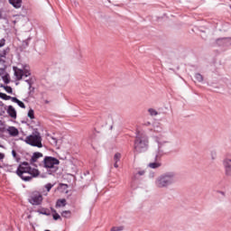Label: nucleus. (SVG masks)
<instances>
[{"instance_id": "obj_22", "label": "nucleus", "mask_w": 231, "mask_h": 231, "mask_svg": "<svg viewBox=\"0 0 231 231\" xmlns=\"http://www.w3.org/2000/svg\"><path fill=\"white\" fill-rule=\"evenodd\" d=\"M148 112L150 113L151 116H156L158 115V112L154 108H150Z\"/></svg>"}, {"instance_id": "obj_8", "label": "nucleus", "mask_w": 231, "mask_h": 231, "mask_svg": "<svg viewBox=\"0 0 231 231\" xmlns=\"http://www.w3.org/2000/svg\"><path fill=\"white\" fill-rule=\"evenodd\" d=\"M6 65H5V60H0V77H2L5 84H10V75L6 73Z\"/></svg>"}, {"instance_id": "obj_5", "label": "nucleus", "mask_w": 231, "mask_h": 231, "mask_svg": "<svg viewBox=\"0 0 231 231\" xmlns=\"http://www.w3.org/2000/svg\"><path fill=\"white\" fill-rule=\"evenodd\" d=\"M60 162H59V159L55 157H45L42 161V163H40V167H44L45 169H54L55 165H59Z\"/></svg>"}, {"instance_id": "obj_17", "label": "nucleus", "mask_w": 231, "mask_h": 231, "mask_svg": "<svg viewBox=\"0 0 231 231\" xmlns=\"http://www.w3.org/2000/svg\"><path fill=\"white\" fill-rule=\"evenodd\" d=\"M38 214H42V216H50V209H46V208H42V209H39Z\"/></svg>"}, {"instance_id": "obj_14", "label": "nucleus", "mask_w": 231, "mask_h": 231, "mask_svg": "<svg viewBox=\"0 0 231 231\" xmlns=\"http://www.w3.org/2000/svg\"><path fill=\"white\" fill-rule=\"evenodd\" d=\"M12 102L17 104L20 107H22V109H26L24 103H23V101L19 100L17 97L12 98Z\"/></svg>"}, {"instance_id": "obj_11", "label": "nucleus", "mask_w": 231, "mask_h": 231, "mask_svg": "<svg viewBox=\"0 0 231 231\" xmlns=\"http://www.w3.org/2000/svg\"><path fill=\"white\" fill-rule=\"evenodd\" d=\"M7 114L9 116H11V118H17V111H15V108H14L12 106L7 107Z\"/></svg>"}, {"instance_id": "obj_1", "label": "nucleus", "mask_w": 231, "mask_h": 231, "mask_svg": "<svg viewBox=\"0 0 231 231\" xmlns=\"http://www.w3.org/2000/svg\"><path fill=\"white\" fill-rule=\"evenodd\" d=\"M16 174L23 181H32L33 178L41 176V171L39 169L32 167L30 163L23 162L18 166Z\"/></svg>"}, {"instance_id": "obj_12", "label": "nucleus", "mask_w": 231, "mask_h": 231, "mask_svg": "<svg viewBox=\"0 0 231 231\" xmlns=\"http://www.w3.org/2000/svg\"><path fill=\"white\" fill-rule=\"evenodd\" d=\"M11 136H17L19 134V130L15 126H11L7 129Z\"/></svg>"}, {"instance_id": "obj_27", "label": "nucleus", "mask_w": 231, "mask_h": 231, "mask_svg": "<svg viewBox=\"0 0 231 231\" xmlns=\"http://www.w3.org/2000/svg\"><path fill=\"white\" fill-rule=\"evenodd\" d=\"M12 155L14 158V160H17V162H19V157L17 156V152H15V150L12 151Z\"/></svg>"}, {"instance_id": "obj_2", "label": "nucleus", "mask_w": 231, "mask_h": 231, "mask_svg": "<svg viewBox=\"0 0 231 231\" xmlns=\"http://www.w3.org/2000/svg\"><path fill=\"white\" fill-rule=\"evenodd\" d=\"M23 142H25L27 145H31V147L42 149V136L39 132H33L32 134L26 136Z\"/></svg>"}, {"instance_id": "obj_28", "label": "nucleus", "mask_w": 231, "mask_h": 231, "mask_svg": "<svg viewBox=\"0 0 231 231\" xmlns=\"http://www.w3.org/2000/svg\"><path fill=\"white\" fill-rule=\"evenodd\" d=\"M4 89H5L6 93H13V89L12 87H4Z\"/></svg>"}, {"instance_id": "obj_23", "label": "nucleus", "mask_w": 231, "mask_h": 231, "mask_svg": "<svg viewBox=\"0 0 231 231\" xmlns=\"http://www.w3.org/2000/svg\"><path fill=\"white\" fill-rule=\"evenodd\" d=\"M124 230V226H113L110 231H122Z\"/></svg>"}, {"instance_id": "obj_6", "label": "nucleus", "mask_w": 231, "mask_h": 231, "mask_svg": "<svg viewBox=\"0 0 231 231\" xmlns=\"http://www.w3.org/2000/svg\"><path fill=\"white\" fill-rule=\"evenodd\" d=\"M42 194L39 191H33L31 193L29 202L31 205H41L42 203Z\"/></svg>"}, {"instance_id": "obj_25", "label": "nucleus", "mask_w": 231, "mask_h": 231, "mask_svg": "<svg viewBox=\"0 0 231 231\" xmlns=\"http://www.w3.org/2000/svg\"><path fill=\"white\" fill-rule=\"evenodd\" d=\"M54 212H55V214L52 215L53 219L55 221L60 219V215H59V213H57V211H55V210H54Z\"/></svg>"}, {"instance_id": "obj_18", "label": "nucleus", "mask_w": 231, "mask_h": 231, "mask_svg": "<svg viewBox=\"0 0 231 231\" xmlns=\"http://www.w3.org/2000/svg\"><path fill=\"white\" fill-rule=\"evenodd\" d=\"M0 98H2L3 100H12V98H15V97H13L11 96H8L5 93L0 92Z\"/></svg>"}, {"instance_id": "obj_36", "label": "nucleus", "mask_w": 231, "mask_h": 231, "mask_svg": "<svg viewBox=\"0 0 231 231\" xmlns=\"http://www.w3.org/2000/svg\"><path fill=\"white\" fill-rule=\"evenodd\" d=\"M2 14H1V11H0V17H1Z\"/></svg>"}, {"instance_id": "obj_33", "label": "nucleus", "mask_w": 231, "mask_h": 231, "mask_svg": "<svg viewBox=\"0 0 231 231\" xmlns=\"http://www.w3.org/2000/svg\"><path fill=\"white\" fill-rule=\"evenodd\" d=\"M53 142H54V144L57 145V139L55 138H52Z\"/></svg>"}, {"instance_id": "obj_7", "label": "nucleus", "mask_w": 231, "mask_h": 231, "mask_svg": "<svg viewBox=\"0 0 231 231\" xmlns=\"http://www.w3.org/2000/svg\"><path fill=\"white\" fill-rule=\"evenodd\" d=\"M44 158V154L41 152H35L32 153V156L30 159L31 165H39L41 167V163H42V160Z\"/></svg>"}, {"instance_id": "obj_9", "label": "nucleus", "mask_w": 231, "mask_h": 231, "mask_svg": "<svg viewBox=\"0 0 231 231\" xmlns=\"http://www.w3.org/2000/svg\"><path fill=\"white\" fill-rule=\"evenodd\" d=\"M14 75L17 79V80H21L23 77H30V71L29 70H23L21 69L14 68Z\"/></svg>"}, {"instance_id": "obj_30", "label": "nucleus", "mask_w": 231, "mask_h": 231, "mask_svg": "<svg viewBox=\"0 0 231 231\" xmlns=\"http://www.w3.org/2000/svg\"><path fill=\"white\" fill-rule=\"evenodd\" d=\"M211 158L212 160H216V152H211Z\"/></svg>"}, {"instance_id": "obj_20", "label": "nucleus", "mask_w": 231, "mask_h": 231, "mask_svg": "<svg viewBox=\"0 0 231 231\" xmlns=\"http://www.w3.org/2000/svg\"><path fill=\"white\" fill-rule=\"evenodd\" d=\"M195 79L197 82H203V76L199 73L195 74Z\"/></svg>"}, {"instance_id": "obj_4", "label": "nucleus", "mask_w": 231, "mask_h": 231, "mask_svg": "<svg viewBox=\"0 0 231 231\" xmlns=\"http://www.w3.org/2000/svg\"><path fill=\"white\" fill-rule=\"evenodd\" d=\"M148 147L149 140H147V137L137 135L134 146L135 152H145Z\"/></svg>"}, {"instance_id": "obj_21", "label": "nucleus", "mask_w": 231, "mask_h": 231, "mask_svg": "<svg viewBox=\"0 0 231 231\" xmlns=\"http://www.w3.org/2000/svg\"><path fill=\"white\" fill-rule=\"evenodd\" d=\"M28 116L29 118H31V120H33V118H35V113L33 112V109L29 110Z\"/></svg>"}, {"instance_id": "obj_26", "label": "nucleus", "mask_w": 231, "mask_h": 231, "mask_svg": "<svg viewBox=\"0 0 231 231\" xmlns=\"http://www.w3.org/2000/svg\"><path fill=\"white\" fill-rule=\"evenodd\" d=\"M52 188H53V184H51V183H49L45 186L47 192H50Z\"/></svg>"}, {"instance_id": "obj_19", "label": "nucleus", "mask_w": 231, "mask_h": 231, "mask_svg": "<svg viewBox=\"0 0 231 231\" xmlns=\"http://www.w3.org/2000/svg\"><path fill=\"white\" fill-rule=\"evenodd\" d=\"M61 217H65L67 219H69V217H71V211L69 210H65L61 213Z\"/></svg>"}, {"instance_id": "obj_32", "label": "nucleus", "mask_w": 231, "mask_h": 231, "mask_svg": "<svg viewBox=\"0 0 231 231\" xmlns=\"http://www.w3.org/2000/svg\"><path fill=\"white\" fill-rule=\"evenodd\" d=\"M114 167H115L116 169H118V162H115Z\"/></svg>"}, {"instance_id": "obj_3", "label": "nucleus", "mask_w": 231, "mask_h": 231, "mask_svg": "<svg viewBox=\"0 0 231 231\" xmlns=\"http://www.w3.org/2000/svg\"><path fill=\"white\" fill-rule=\"evenodd\" d=\"M174 181H176V180L174 179V174L168 173L157 178L155 185L159 189H163V187H169V185H172Z\"/></svg>"}, {"instance_id": "obj_35", "label": "nucleus", "mask_w": 231, "mask_h": 231, "mask_svg": "<svg viewBox=\"0 0 231 231\" xmlns=\"http://www.w3.org/2000/svg\"><path fill=\"white\" fill-rule=\"evenodd\" d=\"M139 174H141V175H142V174H143V172H139Z\"/></svg>"}, {"instance_id": "obj_24", "label": "nucleus", "mask_w": 231, "mask_h": 231, "mask_svg": "<svg viewBox=\"0 0 231 231\" xmlns=\"http://www.w3.org/2000/svg\"><path fill=\"white\" fill-rule=\"evenodd\" d=\"M121 158H122V154H120V152H117L114 156V161L118 162Z\"/></svg>"}, {"instance_id": "obj_31", "label": "nucleus", "mask_w": 231, "mask_h": 231, "mask_svg": "<svg viewBox=\"0 0 231 231\" xmlns=\"http://www.w3.org/2000/svg\"><path fill=\"white\" fill-rule=\"evenodd\" d=\"M0 160H5V153L0 152Z\"/></svg>"}, {"instance_id": "obj_10", "label": "nucleus", "mask_w": 231, "mask_h": 231, "mask_svg": "<svg viewBox=\"0 0 231 231\" xmlns=\"http://www.w3.org/2000/svg\"><path fill=\"white\" fill-rule=\"evenodd\" d=\"M224 167H225L226 174L227 176H231V160L230 159L224 160Z\"/></svg>"}, {"instance_id": "obj_15", "label": "nucleus", "mask_w": 231, "mask_h": 231, "mask_svg": "<svg viewBox=\"0 0 231 231\" xmlns=\"http://www.w3.org/2000/svg\"><path fill=\"white\" fill-rule=\"evenodd\" d=\"M65 205H66V199H58L57 202H56V207L57 208L64 207Z\"/></svg>"}, {"instance_id": "obj_29", "label": "nucleus", "mask_w": 231, "mask_h": 231, "mask_svg": "<svg viewBox=\"0 0 231 231\" xmlns=\"http://www.w3.org/2000/svg\"><path fill=\"white\" fill-rule=\"evenodd\" d=\"M5 44H6V40L1 39L0 40V48H3V46H5Z\"/></svg>"}, {"instance_id": "obj_34", "label": "nucleus", "mask_w": 231, "mask_h": 231, "mask_svg": "<svg viewBox=\"0 0 231 231\" xmlns=\"http://www.w3.org/2000/svg\"><path fill=\"white\" fill-rule=\"evenodd\" d=\"M146 125H151V123H147Z\"/></svg>"}, {"instance_id": "obj_13", "label": "nucleus", "mask_w": 231, "mask_h": 231, "mask_svg": "<svg viewBox=\"0 0 231 231\" xmlns=\"http://www.w3.org/2000/svg\"><path fill=\"white\" fill-rule=\"evenodd\" d=\"M10 5H13L14 8H21L23 0H9Z\"/></svg>"}, {"instance_id": "obj_16", "label": "nucleus", "mask_w": 231, "mask_h": 231, "mask_svg": "<svg viewBox=\"0 0 231 231\" xmlns=\"http://www.w3.org/2000/svg\"><path fill=\"white\" fill-rule=\"evenodd\" d=\"M148 167H150V169H158L159 167H162V163L160 162H151L148 164Z\"/></svg>"}]
</instances>
